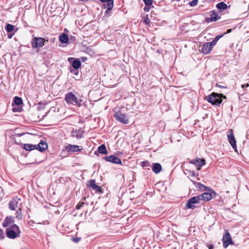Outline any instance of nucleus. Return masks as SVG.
Masks as SVG:
<instances>
[{"label": "nucleus", "instance_id": "1", "mask_svg": "<svg viewBox=\"0 0 249 249\" xmlns=\"http://www.w3.org/2000/svg\"><path fill=\"white\" fill-rule=\"evenodd\" d=\"M207 101L213 105L219 106L221 104L223 98L226 99V96L222 93L213 92L206 97Z\"/></svg>", "mask_w": 249, "mask_h": 249}, {"label": "nucleus", "instance_id": "2", "mask_svg": "<svg viewBox=\"0 0 249 249\" xmlns=\"http://www.w3.org/2000/svg\"><path fill=\"white\" fill-rule=\"evenodd\" d=\"M5 234L9 239H14L20 237L21 231L18 225H13L11 227L6 228Z\"/></svg>", "mask_w": 249, "mask_h": 249}, {"label": "nucleus", "instance_id": "3", "mask_svg": "<svg viewBox=\"0 0 249 249\" xmlns=\"http://www.w3.org/2000/svg\"><path fill=\"white\" fill-rule=\"evenodd\" d=\"M65 101L67 104L74 105L75 104L78 107L82 106V100L78 99L75 95L70 91L65 94Z\"/></svg>", "mask_w": 249, "mask_h": 249}, {"label": "nucleus", "instance_id": "4", "mask_svg": "<svg viewBox=\"0 0 249 249\" xmlns=\"http://www.w3.org/2000/svg\"><path fill=\"white\" fill-rule=\"evenodd\" d=\"M209 192H205L200 195L197 196L199 197V200L209 201L211 200L214 196L216 195V193L212 189H208Z\"/></svg>", "mask_w": 249, "mask_h": 249}, {"label": "nucleus", "instance_id": "5", "mask_svg": "<svg viewBox=\"0 0 249 249\" xmlns=\"http://www.w3.org/2000/svg\"><path fill=\"white\" fill-rule=\"evenodd\" d=\"M46 41H48V40H46ZM45 39L42 37H36L32 39L31 42L32 47L33 48L42 47L45 45Z\"/></svg>", "mask_w": 249, "mask_h": 249}, {"label": "nucleus", "instance_id": "6", "mask_svg": "<svg viewBox=\"0 0 249 249\" xmlns=\"http://www.w3.org/2000/svg\"><path fill=\"white\" fill-rule=\"evenodd\" d=\"M114 117L116 120L123 124H127L129 122V119L127 116L120 111L116 112Z\"/></svg>", "mask_w": 249, "mask_h": 249}, {"label": "nucleus", "instance_id": "7", "mask_svg": "<svg viewBox=\"0 0 249 249\" xmlns=\"http://www.w3.org/2000/svg\"><path fill=\"white\" fill-rule=\"evenodd\" d=\"M200 202L199 197L198 196H194L190 198L186 204L185 209H194L196 207L194 204H197Z\"/></svg>", "mask_w": 249, "mask_h": 249}, {"label": "nucleus", "instance_id": "8", "mask_svg": "<svg viewBox=\"0 0 249 249\" xmlns=\"http://www.w3.org/2000/svg\"><path fill=\"white\" fill-rule=\"evenodd\" d=\"M228 140L233 149L236 148V141L234 136L233 130L230 129L227 132Z\"/></svg>", "mask_w": 249, "mask_h": 249}, {"label": "nucleus", "instance_id": "9", "mask_svg": "<svg viewBox=\"0 0 249 249\" xmlns=\"http://www.w3.org/2000/svg\"><path fill=\"white\" fill-rule=\"evenodd\" d=\"M4 228L11 227L13 225H17L15 224V220L13 216H7L2 223Z\"/></svg>", "mask_w": 249, "mask_h": 249}, {"label": "nucleus", "instance_id": "10", "mask_svg": "<svg viewBox=\"0 0 249 249\" xmlns=\"http://www.w3.org/2000/svg\"><path fill=\"white\" fill-rule=\"evenodd\" d=\"M222 240L224 248H227L229 245L233 244L230 234L227 231H225Z\"/></svg>", "mask_w": 249, "mask_h": 249}, {"label": "nucleus", "instance_id": "11", "mask_svg": "<svg viewBox=\"0 0 249 249\" xmlns=\"http://www.w3.org/2000/svg\"><path fill=\"white\" fill-rule=\"evenodd\" d=\"M189 162L195 165L197 167V169L200 170L201 167L205 164V160L204 159L196 158L194 160H191Z\"/></svg>", "mask_w": 249, "mask_h": 249}, {"label": "nucleus", "instance_id": "12", "mask_svg": "<svg viewBox=\"0 0 249 249\" xmlns=\"http://www.w3.org/2000/svg\"><path fill=\"white\" fill-rule=\"evenodd\" d=\"M87 186L90 189L94 190L96 193L101 192V187L96 184L95 179H91L89 181Z\"/></svg>", "mask_w": 249, "mask_h": 249}, {"label": "nucleus", "instance_id": "13", "mask_svg": "<svg viewBox=\"0 0 249 249\" xmlns=\"http://www.w3.org/2000/svg\"><path fill=\"white\" fill-rule=\"evenodd\" d=\"M103 159H105L107 161L111 162L113 163L118 164H122L121 159L113 155L106 156L104 157Z\"/></svg>", "mask_w": 249, "mask_h": 249}, {"label": "nucleus", "instance_id": "14", "mask_svg": "<svg viewBox=\"0 0 249 249\" xmlns=\"http://www.w3.org/2000/svg\"><path fill=\"white\" fill-rule=\"evenodd\" d=\"M65 150L68 152L69 154H72L75 152L80 151L81 149L78 145L68 144L65 146Z\"/></svg>", "mask_w": 249, "mask_h": 249}, {"label": "nucleus", "instance_id": "15", "mask_svg": "<svg viewBox=\"0 0 249 249\" xmlns=\"http://www.w3.org/2000/svg\"><path fill=\"white\" fill-rule=\"evenodd\" d=\"M20 199L17 196L14 197L9 203V207L11 210H16V208L19 206V201Z\"/></svg>", "mask_w": 249, "mask_h": 249}, {"label": "nucleus", "instance_id": "16", "mask_svg": "<svg viewBox=\"0 0 249 249\" xmlns=\"http://www.w3.org/2000/svg\"><path fill=\"white\" fill-rule=\"evenodd\" d=\"M83 131L81 130V128L79 129H73L71 132V137L72 138H76L79 140L83 137Z\"/></svg>", "mask_w": 249, "mask_h": 249}, {"label": "nucleus", "instance_id": "17", "mask_svg": "<svg viewBox=\"0 0 249 249\" xmlns=\"http://www.w3.org/2000/svg\"><path fill=\"white\" fill-rule=\"evenodd\" d=\"M101 1L105 2H107L106 4H104V6L105 8H107L106 12L108 11L111 10L113 7L114 0H100Z\"/></svg>", "mask_w": 249, "mask_h": 249}, {"label": "nucleus", "instance_id": "18", "mask_svg": "<svg viewBox=\"0 0 249 249\" xmlns=\"http://www.w3.org/2000/svg\"><path fill=\"white\" fill-rule=\"evenodd\" d=\"M190 180L192 181V182L195 185L196 188L199 189L200 190L205 191L209 189V188L208 187L201 184L200 182H197L196 181L193 180L191 179H190Z\"/></svg>", "mask_w": 249, "mask_h": 249}, {"label": "nucleus", "instance_id": "19", "mask_svg": "<svg viewBox=\"0 0 249 249\" xmlns=\"http://www.w3.org/2000/svg\"><path fill=\"white\" fill-rule=\"evenodd\" d=\"M210 17H211L209 18H207L208 21H215L219 20L221 18L220 16H219L218 13L214 11H212V14H211Z\"/></svg>", "mask_w": 249, "mask_h": 249}, {"label": "nucleus", "instance_id": "20", "mask_svg": "<svg viewBox=\"0 0 249 249\" xmlns=\"http://www.w3.org/2000/svg\"><path fill=\"white\" fill-rule=\"evenodd\" d=\"M15 26L13 25H11L10 24H7L6 25V26L5 27V30H6L7 32L9 33L8 35V37L9 38H11L12 36H13L14 33L10 34L14 29Z\"/></svg>", "mask_w": 249, "mask_h": 249}, {"label": "nucleus", "instance_id": "21", "mask_svg": "<svg viewBox=\"0 0 249 249\" xmlns=\"http://www.w3.org/2000/svg\"><path fill=\"white\" fill-rule=\"evenodd\" d=\"M47 146L48 145L46 142L41 141L38 145H36V149L40 152H43L47 148Z\"/></svg>", "mask_w": 249, "mask_h": 249}, {"label": "nucleus", "instance_id": "22", "mask_svg": "<svg viewBox=\"0 0 249 249\" xmlns=\"http://www.w3.org/2000/svg\"><path fill=\"white\" fill-rule=\"evenodd\" d=\"M212 50V47L210 46L209 43H206L203 45L201 49V51L204 54L209 53Z\"/></svg>", "mask_w": 249, "mask_h": 249}, {"label": "nucleus", "instance_id": "23", "mask_svg": "<svg viewBox=\"0 0 249 249\" xmlns=\"http://www.w3.org/2000/svg\"><path fill=\"white\" fill-rule=\"evenodd\" d=\"M161 169V165L159 163H155L152 165V170L156 174L159 173Z\"/></svg>", "mask_w": 249, "mask_h": 249}, {"label": "nucleus", "instance_id": "24", "mask_svg": "<svg viewBox=\"0 0 249 249\" xmlns=\"http://www.w3.org/2000/svg\"><path fill=\"white\" fill-rule=\"evenodd\" d=\"M22 103L23 102L21 98L18 96H15L14 98V100L12 105V106H14V105L19 106L22 104Z\"/></svg>", "mask_w": 249, "mask_h": 249}, {"label": "nucleus", "instance_id": "25", "mask_svg": "<svg viewBox=\"0 0 249 249\" xmlns=\"http://www.w3.org/2000/svg\"><path fill=\"white\" fill-rule=\"evenodd\" d=\"M36 145L26 143L24 144L23 148L26 151H31L36 149Z\"/></svg>", "mask_w": 249, "mask_h": 249}, {"label": "nucleus", "instance_id": "26", "mask_svg": "<svg viewBox=\"0 0 249 249\" xmlns=\"http://www.w3.org/2000/svg\"><path fill=\"white\" fill-rule=\"evenodd\" d=\"M59 40L62 43H66L69 41V37L66 34L63 33L59 36Z\"/></svg>", "mask_w": 249, "mask_h": 249}, {"label": "nucleus", "instance_id": "27", "mask_svg": "<svg viewBox=\"0 0 249 249\" xmlns=\"http://www.w3.org/2000/svg\"><path fill=\"white\" fill-rule=\"evenodd\" d=\"M98 152L99 153L107 154V150L105 144H101L98 148Z\"/></svg>", "mask_w": 249, "mask_h": 249}, {"label": "nucleus", "instance_id": "28", "mask_svg": "<svg viewBox=\"0 0 249 249\" xmlns=\"http://www.w3.org/2000/svg\"><path fill=\"white\" fill-rule=\"evenodd\" d=\"M216 6L220 10L226 9L228 7L227 5L223 2L218 3Z\"/></svg>", "mask_w": 249, "mask_h": 249}, {"label": "nucleus", "instance_id": "29", "mask_svg": "<svg viewBox=\"0 0 249 249\" xmlns=\"http://www.w3.org/2000/svg\"><path fill=\"white\" fill-rule=\"evenodd\" d=\"M22 207V203H20L19 204L18 210L16 212V217L18 218L19 219L22 218V215L21 214V207Z\"/></svg>", "mask_w": 249, "mask_h": 249}, {"label": "nucleus", "instance_id": "30", "mask_svg": "<svg viewBox=\"0 0 249 249\" xmlns=\"http://www.w3.org/2000/svg\"><path fill=\"white\" fill-rule=\"evenodd\" d=\"M70 72L73 75L77 76L79 74V70L76 69H72L71 67H69Z\"/></svg>", "mask_w": 249, "mask_h": 249}, {"label": "nucleus", "instance_id": "31", "mask_svg": "<svg viewBox=\"0 0 249 249\" xmlns=\"http://www.w3.org/2000/svg\"><path fill=\"white\" fill-rule=\"evenodd\" d=\"M68 61L69 62H80V58H75L74 57H69Z\"/></svg>", "mask_w": 249, "mask_h": 249}, {"label": "nucleus", "instance_id": "32", "mask_svg": "<svg viewBox=\"0 0 249 249\" xmlns=\"http://www.w3.org/2000/svg\"><path fill=\"white\" fill-rule=\"evenodd\" d=\"M71 66L70 67H71L72 69H76L77 70H79V69L81 66V63H71Z\"/></svg>", "mask_w": 249, "mask_h": 249}, {"label": "nucleus", "instance_id": "33", "mask_svg": "<svg viewBox=\"0 0 249 249\" xmlns=\"http://www.w3.org/2000/svg\"><path fill=\"white\" fill-rule=\"evenodd\" d=\"M143 1L144 2L145 5H153V0H143Z\"/></svg>", "mask_w": 249, "mask_h": 249}, {"label": "nucleus", "instance_id": "34", "mask_svg": "<svg viewBox=\"0 0 249 249\" xmlns=\"http://www.w3.org/2000/svg\"><path fill=\"white\" fill-rule=\"evenodd\" d=\"M150 164L147 160H145L141 162V166L142 167L150 166Z\"/></svg>", "mask_w": 249, "mask_h": 249}, {"label": "nucleus", "instance_id": "35", "mask_svg": "<svg viewBox=\"0 0 249 249\" xmlns=\"http://www.w3.org/2000/svg\"><path fill=\"white\" fill-rule=\"evenodd\" d=\"M198 0H193L192 1H191L189 2V5L192 7L195 6L196 5H197V4L198 3Z\"/></svg>", "mask_w": 249, "mask_h": 249}, {"label": "nucleus", "instance_id": "36", "mask_svg": "<svg viewBox=\"0 0 249 249\" xmlns=\"http://www.w3.org/2000/svg\"><path fill=\"white\" fill-rule=\"evenodd\" d=\"M144 21L143 22L146 24H149L150 22V19H149L148 18V16L147 15H146L144 18Z\"/></svg>", "mask_w": 249, "mask_h": 249}, {"label": "nucleus", "instance_id": "37", "mask_svg": "<svg viewBox=\"0 0 249 249\" xmlns=\"http://www.w3.org/2000/svg\"><path fill=\"white\" fill-rule=\"evenodd\" d=\"M84 202H79L77 205L76 206V208L77 210H80L84 205Z\"/></svg>", "mask_w": 249, "mask_h": 249}, {"label": "nucleus", "instance_id": "38", "mask_svg": "<svg viewBox=\"0 0 249 249\" xmlns=\"http://www.w3.org/2000/svg\"><path fill=\"white\" fill-rule=\"evenodd\" d=\"M189 175L191 178H195L196 177H197L198 175H196L195 172L194 171H189Z\"/></svg>", "mask_w": 249, "mask_h": 249}, {"label": "nucleus", "instance_id": "39", "mask_svg": "<svg viewBox=\"0 0 249 249\" xmlns=\"http://www.w3.org/2000/svg\"><path fill=\"white\" fill-rule=\"evenodd\" d=\"M154 6L145 5L143 10L145 12H149L151 8H153Z\"/></svg>", "mask_w": 249, "mask_h": 249}, {"label": "nucleus", "instance_id": "40", "mask_svg": "<svg viewBox=\"0 0 249 249\" xmlns=\"http://www.w3.org/2000/svg\"><path fill=\"white\" fill-rule=\"evenodd\" d=\"M12 110L14 112H19L21 111V108L18 107H13Z\"/></svg>", "mask_w": 249, "mask_h": 249}, {"label": "nucleus", "instance_id": "41", "mask_svg": "<svg viewBox=\"0 0 249 249\" xmlns=\"http://www.w3.org/2000/svg\"><path fill=\"white\" fill-rule=\"evenodd\" d=\"M206 245L209 249H214V246H213V244H212L208 243L206 244Z\"/></svg>", "mask_w": 249, "mask_h": 249}, {"label": "nucleus", "instance_id": "42", "mask_svg": "<svg viewBox=\"0 0 249 249\" xmlns=\"http://www.w3.org/2000/svg\"><path fill=\"white\" fill-rule=\"evenodd\" d=\"M223 36V34H222V35H218V36H217L214 39H213V40L217 42L218 41V40Z\"/></svg>", "mask_w": 249, "mask_h": 249}, {"label": "nucleus", "instance_id": "43", "mask_svg": "<svg viewBox=\"0 0 249 249\" xmlns=\"http://www.w3.org/2000/svg\"><path fill=\"white\" fill-rule=\"evenodd\" d=\"M215 86L216 87H218V88H223V89H227V88L226 86L221 85L219 84L218 83H216V85H215Z\"/></svg>", "mask_w": 249, "mask_h": 249}, {"label": "nucleus", "instance_id": "44", "mask_svg": "<svg viewBox=\"0 0 249 249\" xmlns=\"http://www.w3.org/2000/svg\"><path fill=\"white\" fill-rule=\"evenodd\" d=\"M28 134V133H21L16 134L14 136V137H21V136H22L25 134Z\"/></svg>", "mask_w": 249, "mask_h": 249}, {"label": "nucleus", "instance_id": "45", "mask_svg": "<svg viewBox=\"0 0 249 249\" xmlns=\"http://www.w3.org/2000/svg\"><path fill=\"white\" fill-rule=\"evenodd\" d=\"M216 43V42H215L213 40L210 42H208V43H209V45H210V46L212 47V49L213 48V47L215 44Z\"/></svg>", "mask_w": 249, "mask_h": 249}, {"label": "nucleus", "instance_id": "46", "mask_svg": "<svg viewBox=\"0 0 249 249\" xmlns=\"http://www.w3.org/2000/svg\"><path fill=\"white\" fill-rule=\"evenodd\" d=\"M69 40L71 41V42H74L75 40V36H71L70 37V38H69Z\"/></svg>", "mask_w": 249, "mask_h": 249}, {"label": "nucleus", "instance_id": "47", "mask_svg": "<svg viewBox=\"0 0 249 249\" xmlns=\"http://www.w3.org/2000/svg\"><path fill=\"white\" fill-rule=\"evenodd\" d=\"M80 62L82 61V62H85L87 60V58L86 57H81L80 58Z\"/></svg>", "mask_w": 249, "mask_h": 249}, {"label": "nucleus", "instance_id": "48", "mask_svg": "<svg viewBox=\"0 0 249 249\" xmlns=\"http://www.w3.org/2000/svg\"><path fill=\"white\" fill-rule=\"evenodd\" d=\"M249 86V84L248 83L246 84L242 85V86H241L242 88H244L245 87H248Z\"/></svg>", "mask_w": 249, "mask_h": 249}, {"label": "nucleus", "instance_id": "49", "mask_svg": "<svg viewBox=\"0 0 249 249\" xmlns=\"http://www.w3.org/2000/svg\"><path fill=\"white\" fill-rule=\"evenodd\" d=\"M72 240L75 242H77L79 241V238H73Z\"/></svg>", "mask_w": 249, "mask_h": 249}, {"label": "nucleus", "instance_id": "50", "mask_svg": "<svg viewBox=\"0 0 249 249\" xmlns=\"http://www.w3.org/2000/svg\"><path fill=\"white\" fill-rule=\"evenodd\" d=\"M231 31V29H228V30L227 31V32H226V33H225V34H226V33H230Z\"/></svg>", "mask_w": 249, "mask_h": 249}, {"label": "nucleus", "instance_id": "51", "mask_svg": "<svg viewBox=\"0 0 249 249\" xmlns=\"http://www.w3.org/2000/svg\"><path fill=\"white\" fill-rule=\"evenodd\" d=\"M55 40V38H51V41L53 42H54Z\"/></svg>", "mask_w": 249, "mask_h": 249}, {"label": "nucleus", "instance_id": "52", "mask_svg": "<svg viewBox=\"0 0 249 249\" xmlns=\"http://www.w3.org/2000/svg\"><path fill=\"white\" fill-rule=\"evenodd\" d=\"M15 142L17 143V144H19V142H17L16 141H15Z\"/></svg>", "mask_w": 249, "mask_h": 249}, {"label": "nucleus", "instance_id": "53", "mask_svg": "<svg viewBox=\"0 0 249 249\" xmlns=\"http://www.w3.org/2000/svg\"><path fill=\"white\" fill-rule=\"evenodd\" d=\"M4 238V236H2L1 235V238Z\"/></svg>", "mask_w": 249, "mask_h": 249}, {"label": "nucleus", "instance_id": "54", "mask_svg": "<svg viewBox=\"0 0 249 249\" xmlns=\"http://www.w3.org/2000/svg\"><path fill=\"white\" fill-rule=\"evenodd\" d=\"M0 231H1V232H2V234H3V233L2 232V230H1H1H0Z\"/></svg>", "mask_w": 249, "mask_h": 249}, {"label": "nucleus", "instance_id": "55", "mask_svg": "<svg viewBox=\"0 0 249 249\" xmlns=\"http://www.w3.org/2000/svg\"><path fill=\"white\" fill-rule=\"evenodd\" d=\"M7 55L10 56V54H8Z\"/></svg>", "mask_w": 249, "mask_h": 249}, {"label": "nucleus", "instance_id": "56", "mask_svg": "<svg viewBox=\"0 0 249 249\" xmlns=\"http://www.w3.org/2000/svg\"><path fill=\"white\" fill-rule=\"evenodd\" d=\"M83 199H86V197H83Z\"/></svg>", "mask_w": 249, "mask_h": 249}]
</instances>
